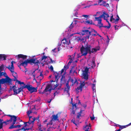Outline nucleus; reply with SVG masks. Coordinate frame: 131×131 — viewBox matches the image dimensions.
Masks as SVG:
<instances>
[{"instance_id":"4d7b16f0","label":"nucleus","mask_w":131,"mask_h":131,"mask_svg":"<svg viewBox=\"0 0 131 131\" xmlns=\"http://www.w3.org/2000/svg\"><path fill=\"white\" fill-rule=\"evenodd\" d=\"M32 113V112L31 111H28L27 113V114L29 115L30 114Z\"/></svg>"},{"instance_id":"2eb2a0df","label":"nucleus","mask_w":131,"mask_h":131,"mask_svg":"<svg viewBox=\"0 0 131 131\" xmlns=\"http://www.w3.org/2000/svg\"><path fill=\"white\" fill-rule=\"evenodd\" d=\"M61 43H62L64 44L69 45L70 43V40L69 38L66 39L64 38L61 40Z\"/></svg>"},{"instance_id":"5fc2aeb1","label":"nucleus","mask_w":131,"mask_h":131,"mask_svg":"<svg viewBox=\"0 0 131 131\" xmlns=\"http://www.w3.org/2000/svg\"><path fill=\"white\" fill-rule=\"evenodd\" d=\"M72 23L70 25V27H69V28L70 29H72L73 27H74L73 25L72 24Z\"/></svg>"},{"instance_id":"f03ea898","label":"nucleus","mask_w":131,"mask_h":131,"mask_svg":"<svg viewBox=\"0 0 131 131\" xmlns=\"http://www.w3.org/2000/svg\"><path fill=\"white\" fill-rule=\"evenodd\" d=\"M12 79L10 78L7 75L6 76L5 78H2L0 80V93L2 91V89L1 88V84H4L5 83H7L9 84H11L12 82Z\"/></svg>"},{"instance_id":"2f4dec72","label":"nucleus","mask_w":131,"mask_h":131,"mask_svg":"<svg viewBox=\"0 0 131 131\" xmlns=\"http://www.w3.org/2000/svg\"><path fill=\"white\" fill-rule=\"evenodd\" d=\"M13 118H10V119L9 120H7L5 121H4L3 122V123H5L6 124H7L8 123H7V122H11L12 120H13Z\"/></svg>"},{"instance_id":"de8ad7c7","label":"nucleus","mask_w":131,"mask_h":131,"mask_svg":"<svg viewBox=\"0 0 131 131\" xmlns=\"http://www.w3.org/2000/svg\"><path fill=\"white\" fill-rule=\"evenodd\" d=\"M68 57H69V59L70 60V61L71 60V62H72L73 59L72 58H71V55H68Z\"/></svg>"},{"instance_id":"cd10ccee","label":"nucleus","mask_w":131,"mask_h":131,"mask_svg":"<svg viewBox=\"0 0 131 131\" xmlns=\"http://www.w3.org/2000/svg\"><path fill=\"white\" fill-rule=\"evenodd\" d=\"M21 125H17L16 126L12 125L9 128V129H12L14 128L18 127L19 128L21 126Z\"/></svg>"},{"instance_id":"a878e982","label":"nucleus","mask_w":131,"mask_h":131,"mask_svg":"<svg viewBox=\"0 0 131 131\" xmlns=\"http://www.w3.org/2000/svg\"><path fill=\"white\" fill-rule=\"evenodd\" d=\"M52 119L51 120V121L52 120L58 121L59 120L58 119V114H57L56 115H53L52 116Z\"/></svg>"},{"instance_id":"c756f323","label":"nucleus","mask_w":131,"mask_h":131,"mask_svg":"<svg viewBox=\"0 0 131 131\" xmlns=\"http://www.w3.org/2000/svg\"><path fill=\"white\" fill-rule=\"evenodd\" d=\"M71 82L72 83V86L74 85V84L77 81V79H75V78H72L71 79Z\"/></svg>"},{"instance_id":"393cba45","label":"nucleus","mask_w":131,"mask_h":131,"mask_svg":"<svg viewBox=\"0 0 131 131\" xmlns=\"http://www.w3.org/2000/svg\"><path fill=\"white\" fill-rule=\"evenodd\" d=\"M59 85V84L58 83H57L56 85H54V87L50 88L49 90H48V91L49 92V93L50 94L51 92V90L54 89L58 86Z\"/></svg>"},{"instance_id":"7c9ffc66","label":"nucleus","mask_w":131,"mask_h":131,"mask_svg":"<svg viewBox=\"0 0 131 131\" xmlns=\"http://www.w3.org/2000/svg\"><path fill=\"white\" fill-rule=\"evenodd\" d=\"M91 68H92L94 67H95L96 66V65L95 63V61L93 59L92 60V61L91 62Z\"/></svg>"},{"instance_id":"69168bd1","label":"nucleus","mask_w":131,"mask_h":131,"mask_svg":"<svg viewBox=\"0 0 131 131\" xmlns=\"http://www.w3.org/2000/svg\"><path fill=\"white\" fill-rule=\"evenodd\" d=\"M90 118L91 120H93L94 119L95 117L94 116L93 117H90Z\"/></svg>"},{"instance_id":"72a5a7b5","label":"nucleus","mask_w":131,"mask_h":131,"mask_svg":"<svg viewBox=\"0 0 131 131\" xmlns=\"http://www.w3.org/2000/svg\"><path fill=\"white\" fill-rule=\"evenodd\" d=\"M89 70V68L86 67L85 68L84 70L83 71V73H88Z\"/></svg>"},{"instance_id":"ddd939ff","label":"nucleus","mask_w":131,"mask_h":131,"mask_svg":"<svg viewBox=\"0 0 131 131\" xmlns=\"http://www.w3.org/2000/svg\"><path fill=\"white\" fill-rule=\"evenodd\" d=\"M69 81L68 80L67 81V82L66 84V86L64 90V92H66L67 93H69V91L70 90V86L69 85Z\"/></svg>"},{"instance_id":"c03bdc74","label":"nucleus","mask_w":131,"mask_h":131,"mask_svg":"<svg viewBox=\"0 0 131 131\" xmlns=\"http://www.w3.org/2000/svg\"><path fill=\"white\" fill-rule=\"evenodd\" d=\"M74 16H75L76 17H78V16H77V15L78 14V12H77V10H75L74 11Z\"/></svg>"},{"instance_id":"4468645a","label":"nucleus","mask_w":131,"mask_h":131,"mask_svg":"<svg viewBox=\"0 0 131 131\" xmlns=\"http://www.w3.org/2000/svg\"><path fill=\"white\" fill-rule=\"evenodd\" d=\"M13 62L15 63V62H14L13 61H12L11 62V67H10V66H9L8 67H6V68L8 69L12 72H14V67Z\"/></svg>"},{"instance_id":"423d86ee","label":"nucleus","mask_w":131,"mask_h":131,"mask_svg":"<svg viewBox=\"0 0 131 131\" xmlns=\"http://www.w3.org/2000/svg\"><path fill=\"white\" fill-rule=\"evenodd\" d=\"M85 85L84 81L82 83L81 82L80 85L77 87V88L75 89V92L77 93H78L79 92H81L82 91V88Z\"/></svg>"},{"instance_id":"6ab92c4d","label":"nucleus","mask_w":131,"mask_h":131,"mask_svg":"<svg viewBox=\"0 0 131 131\" xmlns=\"http://www.w3.org/2000/svg\"><path fill=\"white\" fill-rule=\"evenodd\" d=\"M16 57L17 58V59L22 58L24 60L27 58V56L23 54H19L17 56H16Z\"/></svg>"},{"instance_id":"39448f33","label":"nucleus","mask_w":131,"mask_h":131,"mask_svg":"<svg viewBox=\"0 0 131 131\" xmlns=\"http://www.w3.org/2000/svg\"><path fill=\"white\" fill-rule=\"evenodd\" d=\"M81 34L83 36L86 35V38L89 39L90 36L91 35V30H90L88 29L82 30L81 31Z\"/></svg>"},{"instance_id":"a211bd4d","label":"nucleus","mask_w":131,"mask_h":131,"mask_svg":"<svg viewBox=\"0 0 131 131\" xmlns=\"http://www.w3.org/2000/svg\"><path fill=\"white\" fill-rule=\"evenodd\" d=\"M72 105V111L71 113L74 114H75V111L77 109V107L76 106V104H74L72 103V101L71 103Z\"/></svg>"},{"instance_id":"6e6d98bb","label":"nucleus","mask_w":131,"mask_h":131,"mask_svg":"<svg viewBox=\"0 0 131 131\" xmlns=\"http://www.w3.org/2000/svg\"><path fill=\"white\" fill-rule=\"evenodd\" d=\"M86 39H87V38H86V36H85V37H83L81 39V40L82 41H83L84 40V39H85V41H86Z\"/></svg>"},{"instance_id":"e2e57ef3","label":"nucleus","mask_w":131,"mask_h":131,"mask_svg":"<svg viewBox=\"0 0 131 131\" xmlns=\"http://www.w3.org/2000/svg\"><path fill=\"white\" fill-rule=\"evenodd\" d=\"M103 0H99L98 2V4L100 5V4L101 3V2H102Z\"/></svg>"},{"instance_id":"a18cd8bd","label":"nucleus","mask_w":131,"mask_h":131,"mask_svg":"<svg viewBox=\"0 0 131 131\" xmlns=\"http://www.w3.org/2000/svg\"><path fill=\"white\" fill-rule=\"evenodd\" d=\"M4 68V67L3 65H2L0 66V71H2L3 70Z\"/></svg>"},{"instance_id":"79ce46f5","label":"nucleus","mask_w":131,"mask_h":131,"mask_svg":"<svg viewBox=\"0 0 131 131\" xmlns=\"http://www.w3.org/2000/svg\"><path fill=\"white\" fill-rule=\"evenodd\" d=\"M42 87L40 89H39V92L40 94H43L46 93L45 92H44V90H43V92H42L40 90L42 89Z\"/></svg>"},{"instance_id":"dca6fc26","label":"nucleus","mask_w":131,"mask_h":131,"mask_svg":"<svg viewBox=\"0 0 131 131\" xmlns=\"http://www.w3.org/2000/svg\"><path fill=\"white\" fill-rule=\"evenodd\" d=\"M54 87V85H51L50 83L46 85L45 88L44 90V92L45 93L47 92L48 91V90L50 88H52Z\"/></svg>"},{"instance_id":"49530a36","label":"nucleus","mask_w":131,"mask_h":131,"mask_svg":"<svg viewBox=\"0 0 131 131\" xmlns=\"http://www.w3.org/2000/svg\"><path fill=\"white\" fill-rule=\"evenodd\" d=\"M71 122L73 123L74 124L77 125V124L75 122V120L74 118H73L71 121Z\"/></svg>"},{"instance_id":"864d4df0","label":"nucleus","mask_w":131,"mask_h":131,"mask_svg":"<svg viewBox=\"0 0 131 131\" xmlns=\"http://www.w3.org/2000/svg\"><path fill=\"white\" fill-rule=\"evenodd\" d=\"M69 66L67 64L66 66H64V68L65 69H66V70L67 69L69 68Z\"/></svg>"},{"instance_id":"a19ab883","label":"nucleus","mask_w":131,"mask_h":131,"mask_svg":"<svg viewBox=\"0 0 131 131\" xmlns=\"http://www.w3.org/2000/svg\"><path fill=\"white\" fill-rule=\"evenodd\" d=\"M28 84H27V85H23L21 87V88H22V90H23V89L25 88H26L27 89V87H28Z\"/></svg>"},{"instance_id":"338daca9","label":"nucleus","mask_w":131,"mask_h":131,"mask_svg":"<svg viewBox=\"0 0 131 131\" xmlns=\"http://www.w3.org/2000/svg\"><path fill=\"white\" fill-rule=\"evenodd\" d=\"M88 16L89 15H82V16L84 17L87 18V17H88Z\"/></svg>"},{"instance_id":"c85d7f7f","label":"nucleus","mask_w":131,"mask_h":131,"mask_svg":"<svg viewBox=\"0 0 131 131\" xmlns=\"http://www.w3.org/2000/svg\"><path fill=\"white\" fill-rule=\"evenodd\" d=\"M13 73V75L14 77V81H16L17 80V73L16 72H12Z\"/></svg>"},{"instance_id":"8fccbe9b","label":"nucleus","mask_w":131,"mask_h":131,"mask_svg":"<svg viewBox=\"0 0 131 131\" xmlns=\"http://www.w3.org/2000/svg\"><path fill=\"white\" fill-rule=\"evenodd\" d=\"M117 18L116 19H115L114 20L115 22L118 21L119 19V17L118 15H117Z\"/></svg>"},{"instance_id":"c9c22d12","label":"nucleus","mask_w":131,"mask_h":131,"mask_svg":"<svg viewBox=\"0 0 131 131\" xmlns=\"http://www.w3.org/2000/svg\"><path fill=\"white\" fill-rule=\"evenodd\" d=\"M90 128V126H89L88 125H86L85 127H84V129L85 128L86 130H89V129Z\"/></svg>"},{"instance_id":"58836bf2","label":"nucleus","mask_w":131,"mask_h":131,"mask_svg":"<svg viewBox=\"0 0 131 131\" xmlns=\"http://www.w3.org/2000/svg\"><path fill=\"white\" fill-rule=\"evenodd\" d=\"M92 88L93 91L94 92H95V85L94 84H93Z\"/></svg>"},{"instance_id":"f3484780","label":"nucleus","mask_w":131,"mask_h":131,"mask_svg":"<svg viewBox=\"0 0 131 131\" xmlns=\"http://www.w3.org/2000/svg\"><path fill=\"white\" fill-rule=\"evenodd\" d=\"M100 48L99 46H97L95 48H92L91 50V48L90 49V54H91V53H93L94 52H96L98 50H100Z\"/></svg>"},{"instance_id":"f704fd0d","label":"nucleus","mask_w":131,"mask_h":131,"mask_svg":"<svg viewBox=\"0 0 131 131\" xmlns=\"http://www.w3.org/2000/svg\"><path fill=\"white\" fill-rule=\"evenodd\" d=\"M107 5L108 6L109 5L108 4L106 5V2L104 1L102 3L100 4V6L103 5L104 6H107Z\"/></svg>"},{"instance_id":"20e7f679","label":"nucleus","mask_w":131,"mask_h":131,"mask_svg":"<svg viewBox=\"0 0 131 131\" xmlns=\"http://www.w3.org/2000/svg\"><path fill=\"white\" fill-rule=\"evenodd\" d=\"M48 68L51 71H53V75L54 76L55 78L56 79V81H57L59 78L60 77V75L57 72L54 71H53V68L52 66L51 65L50 67L49 66H48Z\"/></svg>"},{"instance_id":"bf43d9fd","label":"nucleus","mask_w":131,"mask_h":131,"mask_svg":"<svg viewBox=\"0 0 131 131\" xmlns=\"http://www.w3.org/2000/svg\"><path fill=\"white\" fill-rule=\"evenodd\" d=\"M39 116L37 117L36 118H35V120H36L38 121V122H39Z\"/></svg>"},{"instance_id":"6e6552de","label":"nucleus","mask_w":131,"mask_h":131,"mask_svg":"<svg viewBox=\"0 0 131 131\" xmlns=\"http://www.w3.org/2000/svg\"><path fill=\"white\" fill-rule=\"evenodd\" d=\"M12 88H13V90L14 93L13 95H17V94L20 93L23 90L21 87L19 88L18 89H17V88L15 86H12Z\"/></svg>"},{"instance_id":"774afa93","label":"nucleus","mask_w":131,"mask_h":131,"mask_svg":"<svg viewBox=\"0 0 131 131\" xmlns=\"http://www.w3.org/2000/svg\"><path fill=\"white\" fill-rule=\"evenodd\" d=\"M50 63H52L53 62H54V60H53L51 58H50Z\"/></svg>"},{"instance_id":"b1692460","label":"nucleus","mask_w":131,"mask_h":131,"mask_svg":"<svg viewBox=\"0 0 131 131\" xmlns=\"http://www.w3.org/2000/svg\"><path fill=\"white\" fill-rule=\"evenodd\" d=\"M27 126V124H25V125L23 127L21 128L20 129H17L16 131H19L20 130H21V131H25L26 130H29V129H28L27 128H25L26 127V126Z\"/></svg>"},{"instance_id":"f257e3e1","label":"nucleus","mask_w":131,"mask_h":131,"mask_svg":"<svg viewBox=\"0 0 131 131\" xmlns=\"http://www.w3.org/2000/svg\"><path fill=\"white\" fill-rule=\"evenodd\" d=\"M91 48V46L90 45H86L84 47L83 45L80 48V51L82 56H85L87 55L88 53L90 54V49Z\"/></svg>"},{"instance_id":"0e129e2a","label":"nucleus","mask_w":131,"mask_h":131,"mask_svg":"<svg viewBox=\"0 0 131 131\" xmlns=\"http://www.w3.org/2000/svg\"><path fill=\"white\" fill-rule=\"evenodd\" d=\"M21 66V65H20V64H19V63L18 64V67L20 69H21V67H20V66Z\"/></svg>"},{"instance_id":"473e14b6","label":"nucleus","mask_w":131,"mask_h":131,"mask_svg":"<svg viewBox=\"0 0 131 131\" xmlns=\"http://www.w3.org/2000/svg\"><path fill=\"white\" fill-rule=\"evenodd\" d=\"M81 114V113H80L79 112L78 113L77 115V118L79 119H80L81 118L80 117H82Z\"/></svg>"},{"instance_id":"bb28decb","label":"nucleus","mask_w":131,"mask_h":131,"mask_svg":"<svg viewBox=\"0 0 131 131\" xmlns=\"http://www.w3.org/2000/svg\"><path fill=\"white\" fill-rule=\"evenodd\" d=\"M83 78L85 80H87L88 79L89 75L88 74L86 73H83Z\"/></svg>"},{"instance_id":"13d9d810","label":"nucleus","mask_w":131,"mask_h":131,"mask_svg":"<svg viewBox=\"0 0 131 131\" xmlns=\"http://www.w3.org/2000/svg\"><path fill=\"white\" fill-rule=\"evenodd\" d=\"M87 23L88 24H90V21L88 20H87L86 21H85V23Z\"/></svg>"},{"instance_id":"5701e85b","label":"nucleus","mask_w":131,"mask_h":131,"mask_svg":"<svg viewBox=\"0 0 131 131\" xmlns=\"http://www.w3.org/2000/svg\"><path fill=\"white\" fill-rule=\"evenodd\" d=\"M65 77L64 75H62L60 79V84L62 85V84L64 83L65 82Z\"/></svg>"},{"instance_id":"3c124183","label":"nucleus","mask_w":131,"mask_h":131,"mask_svg":"<svg viewBox=\"0 0 131 131\" xmlns=\"http://www.w3.org/2000/svg\"><path fill=\"white\" fill-rule=\"evenodd\" d=\"M7 116H8L10 117H11V118H14L15 117H16V116H15V115H7Z\"/></svg>"},{"instance_id":"0eeeda50","label":"nucleus","mask_w":131,"mask_h":131,"mask_svg":"<svg viewBox=\"0 0 131 131\" xmlns=\"http://www.w3.org/2000/svg\"><path fill=\"white\" fill-rule=\"evenodd\" d=\"M103 16L102 15H100L99 17H95V19L94 20V21H98V23L97 26L99 27V26L100 27L102 26V19L101 18Z\"/></svg>"},{"instance_id":"09e8293b","label":"nucleus","mask_w":131,"mask_h":131,"mask_svg":"<svg viewBox=\"0 0 131 131\" xmlns=\"http://www.w3.org/2000/svg\"><path fill=\"white\" fill-rule=\"evenodd\" d=\"M113 15H112L111 16V19H110V21H112V20H115V18H113Z\"/></svg>"},{"instance_id":"1a4fd4ad","label":"nucleus","mask_w":131,"mask_h":131,"mask_svg":"<svg viewBox=\"0 0 131 131\" xmlns=\"http://www.w3.org/2000/svg\"><path fill=\"white\" fill-rule=\"evenodd\" d=\"M29 61V63L31 64H34L35 65H37L40 63V62L36 58L35 59L31 58L30 59H28Z\"/></svg>"},{"instance_id":"aec40b11","label":"nucleus","mask_w":131,"mask_h":131,"mask_svg":"<svg viewBox=\"0 0 131 131\" xmlns=\"http://www.w3.org/2000/svg\"><path fill=\"white\" fill-rule=\"evenodd\" d=\"M101 15L103 16L102 17L104 18V19L106 20V21H107V18L109 17L108 14L106 13L105 12H104L103 13V14Z\"/></svg>"},{"instance_id":"4be33fe9","label":"nucleus","mask_w":131,"mask_h":131,"mask_svg":"<svg viewBox=\"0 0 131 131\" xmlns=\"http://www.w3.org/2000/svg\"><path fill=\"white\" fill-rule=\"evenodd\" d=\"M71 69L70 71V73H77V72H76L75 70V66L74 65L71 66Z\"/></svg>"},{"instance_id":"412c9836","label":"nucleus","mask_w":131,"mask_h":131,"mask_svg":"<svg viewBox=\"0 0 131 131\" xmlns=\"http://www.w3.org/2000/svg\"><path fill=\"white\" fill-rule=\"evenodd\" d=\"M7 56L5 54H0V60H5Z\"/></svg>"},{"instance_id":"603ef678","label":"nucleus","mask_w":131,"mask_h":131,"mask_svg":"<svg viewBox=\"0 0 131 131\" xmlns=\"http://www.w3.org/2000/svg\"><path fill=\"white\" fill-rule=\"evenodd\" d=\"M47 58V57L45 56H43L41 59V60H43L44 59H46Z\"/></svg>"},{"instance_id":"9d476101","label":"nucleus","mask_w":131,"mask_h":131,"mask_svg":"<svg viewBox=\"0 0 131 131\" xmlns=\"http://www.w3.org/2000/svg\"><path fill=\"white\" fill-rule=\"evenodd\" d=\"M27 89L28 90L32 93L33 92H37V88H35L30 85L28 84Z\"/></svg>"},{"instance_id":"e433bc0d","label":"nucleus","mask_w":131,"mask_h":131,"mask_svg":"<svg viewBox=\"0 0 131 131\" xmlns=\"http://www.w3.org/2000/svg\"><path fill=\"white\" fill-rule=\"evenodd\" d=\"M119 128L121 129H122L123 128H126L127 127V125H125V126H121L120 125H119Z\"/></svg>"},{"instance_id":"37998d69","label":"nucleus","mask_w":131,"mask_h":131,"mask_svg":"<svg viewBox=\"0 0 131 131\" xmlns=\"http://www.w3.org/2000/svg\"><path fill=\"white\" fill-rule=\"evenodd\" d=\"M101 26H101V27H100V26H99L98 27H99V28L100 29H101V27H104V28H107L108 29H109V28L108 27V26H103V24H102V25Z\"/></svg>"},{"instance_id":"4c0bfd02","label":"nucleus","mask_w":131,"mask_h":131,"mask_svg":"<svg viewBox=\"0 0 131 131\" xmlns=\"http://www.w3.org/2000/svg\"><path fill=\"white\" fill-rule=\"evenodd\" d=\"M17 120V117H15L13 119V122L12 123V125H14L15 124L16 121Z\"/></svg>"},{"instance_id":"ea45409f","label":"nucleus","mask_w":131,"mask_h":131,"mask_svg":"<svg viewBox=\"0 0 131 131\" xmlns=\"http://www.w3.org/2000/svg\"><path fill=\"white\" fill-rule=\"evenodd\" d=\"M17 82H18V83L20 85L23 84L25 85V84L23 82H21L20 81H18L17 80H16Z\"/></svg>"},{"instance_id":"680f3d73","label":"nucleus","mask_w":131,"mask_h":131,"mask_svg":"<svg viewBox=\"0 0 131 131\" xmlns=\"http://www.w3.org/2000/svg\"><path fill=\"white\" fill-rule=\"evenodd\" d=\"M65 69L64 68H63V69H62L61 70V74H62V73H63V72L65 70Z\"/></svg>"},{"instance_id":"9b49d317","label":"nucleus","mask_w":131,"mask_h":131,"mask_svg":"<svg viewBox=\"0 0 131 131\" xmlns=\"http://www.w3.org/2000/svg\"><path fill=\"white\" fill-rule=\"evenodd\" d=\"M91 34L92 36H95L98 35L100 37H101V36L93 28H91Z\"/></svg>"},{"instance_id":"052dcab7","label":"nucleus","mask_w":131,"mask_h":131,"mask_svg":"<svg viewBox=\"0 0 131 131\" xmlns=\"http://www.w3.org/2000/svg\"><path fill=\"white\" fill-rule=\"evenodd\" d=\"M3 123H4L3 122V123H1L0 124V129H1L2 128L3 125Z\"/></svg>"},{"instance_id":"f8f14e48","label":"nucleus","mask_w":131,"mask_h":131,"mask_svg":"<svg viewBox=\"0 0 131 131\" xmlns=\"http://www.w3.org/2000/svg\"><path fill=\"white\" fill-rule=\"evenodd\" d=\"M20 63L22 66H23L25 68L27 66L28 63H29V60L27 59L24 61L20 60L19 61Z\"/></svg>"},{"instance_id":"7ed1b4c3","label":"nucleus","mask_w":131,"mask_h":131,"mask_svg":"<svg viewBox=\"0 0 131 131\" xmlns=\"http://www.w3.org/2000/svg\"><path fill=\"white\" fill-rule=\"evenodd\" d=\"M35 117H32V116H29V121L28 122H25V124H26L27 126L28 127H29L28 129H32V127L34 126V122L35 121Z\"/></svg>"}]
</instances>
